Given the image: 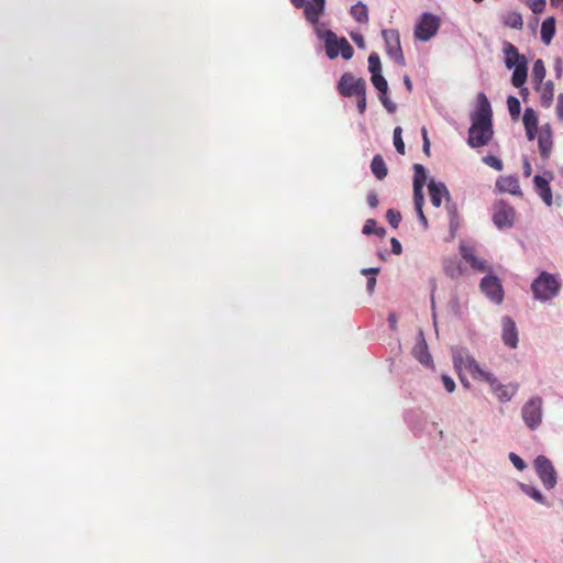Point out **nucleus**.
<instances>
[{"instance_id":"nucleus-11","label":"nucleus","mask_w":563,"mask_h":563,"mask_svg":"<svg viewBox=\"0 0 563 563\" xmlns=\"http://www.w3.org/2000/svg\"><path fill=\"white\" fill-rule=\"evenodd\" d=\"M481 290L495 303H501L504 299V289L498 277L486 275L481 280Z\"/></svg>"},{"instance_id":"nucleus-2","label":"nucleus","mask_w":563,"mask_h":563,"mask_svg":"<svg viewBox=\"0 0 563 563\" xmlns=\"http://www.w3.org/2000/svg\"><path fill=\"white\" fill-rule=\"evenodd\" d=\"M493 111L490 102L484 92L477 95L475 111L471 114L472 125L468 129L467 143L471 147L487 145L493 137Z\"/></svg>"},{"instance_id":"nucleus-46","label":"nucleus","mask_w":563,"mask_h":563,"mask_svg":"<svg viewBox=\"0 0 563 563\" xmlns=\"http://www.w3.org/2000/svg\"><path fill=\"white\" fill-rule=\"evenodd\" d=\"M547 95H549L548 99L551 100L552 97H553V84L552 82H548L544 86V91H543V96L542 97L545 98Z\"/></svg>"},{"instance_id":"nucleus-50","label":"nucleus","mask_w":563,"mask_h":563,"mask_svg":"<svg viewBox=\"0 0 563 563\" xmlns=\"http://www.w3.org/2000/svg\"><path fill=\"white\" fill-rule=\"evenodd\" d=\"M388 321H389V324L391 327V329H395L396 328V323H397V317L395 313H390L389 317H388Z\"/></svg>"},{"instance_id":"nucleus-9","label":"nucleus","mask_w":563,"mask_h":563,"mask_svg":"<svg viewBox=\"0 0 563 563\" xmlns=\"http://www.w3.org/2000/svg\"><path fill=\"white\" fill-rule=\"evenodd\" d=\"M383 38L387 54L399 65H405V57L400 45V35L397 30H383Z\"/></svg>"},{"instance_id":"nucleus-4","label":"nucleus","mask_w":563,"mask_h":563,"mask_svg":"<svg viewBox=\"0 0 563 563\" xmlns=\"http://www.w3.org/2000/svg\"><path fill=\"white\" fill-rule=\"evenodd\" d=\"M325 53L329 58L334 59L341 54L344 59L353 56L354 49L346 38H338V36L329 31L325 35Z\"/></svg>"},{"instance_id":"nucleus-49","label":"nucleus","mask_w":563,"mask_h":563,"mask_svg":"<svg viewBox=\"0 0 563 563\" xmlns=\"http://www.w3.org/2000/svg\"><path fill=\"white\" fill-rule=\"evenodd\" d=\"M538 129H526L527 137L531 141L536 137Z\"/></svg>"},{"instance_id":"nucleus-34","label":"nucleus","mask_w":563,"mask_h":563,"mask_svg":"<svg viewBox=\"0 0 563 563\" xmlns=\"http://www.w3.org/2000/svg\"><path fill=\"white\" fill-rule=\"evenodd\" d=\"M402 130L400 126H396L394 130V145L396 147V151L400 154H405V143L401 137Z\"/></svg>"},{"instance_id":"nucleus-16","label":"nucleus","mask_w":563,"mask_h":563,"mask_svg":"<svg viewBox=\"0 0 563 563\" xmlns=\"http://www.w3.org/2000/svg\"><path fill=\"white\" fill-rule=\"evenodd\" d=\"M496 186L503 192L522 196L520 184L516 176H503L497 180Z\"/></svg>"},{"instance_id":"nucleus-22","label":"nucleus","mask_w":563,"mask_h":563,"mask_svg":"<svg viewBox=\"0 0 563 563\" xmlns=\"http://www.w3.org/2000/svg\"><path fill=\"white\" fill-rule=\"evenodd\" d=\"M511 82L516 88H520L527 80L528 67L527 62L520 63L514 67Z\"/></svg>"},{"instance_id":"nucleus-36","label":"nucleus","mask_w":563,"mask_h":563,"mask_svg":"<svg viewBox=\"0 0 563 563\" xmlns=\"http://www.w3.org/2000/svg\"><path fill=\"white\" fill-rule=\"evenodd\" d=\"M355 98H356V106H357V110H358L360 114H364L366 111V107H367L366 89L361 90V92L357 93L355 96Z\"/></svg>"},{"instance_id":"nucleus-12","label":"nucleus","mask_w":563,"mask_h":563,"mask_svg":"<svg viewBox=\"0 0 563 563\" xmlns=\"http://www.w3.org/2000/svg\"><path fill=\"white\" fill-rule=\"evenodd\" d=\"M461 255L474 271L478 273L490 272V266L488 265L487 261L478 257L472 247L461 246Z\"/></svg>"},{"instance_id":"nucleus-54","label":"nucleus","mask_w":563,"mask_h":563,"mask_svg":"<svg viewBox=\"0 0 563 563\" xmlns=\"http://www.w3.org/2000/svg\"><path fill=\"white\" fill-rule=\"evenodd\" d=\"M421 134H422L423 142H426V140H429L428 131H427V129L424 126L421 129Z\"/></svg>"},{"instance_id":"nucleus-29","label":"nucleus","mask_w":563,"mask_h":563,"mask_svg":"<svg viewBox=\"0 0 563 563\" xmlns=\"http://www.w3.org/2000/svg\"><path fill=\"white\" fill-rule=\"evenodd\" d=\"M545 77V66L541 59H537L532 67V78L536 82L541 84Z\"/></svg>"},{"instance_id":"nucleus-26","label":"nucleus","mask_w":563,"mask_h":563,"mask_svg":"<svg viewBox=\"0 0 563 563\" xmlns=\"http://www.w3.org/2000/svg\"><path fill=\"white\" fill-rule=\"evenodd\" d=\"M521 490L539 504L545 505V498L539 489L527 484H520Z\"/></svg>"},{"instance_id":"nucleus-30","label":"nucleus","mask_w":563,"mask_h":563,"mask_svg":"<svg viewBox=\"0 0 563 563\" xmlns=\"http://www.w3.org/2000/svg\"><path fill=\"white\" fill-rule=\"evenodd\" d=\"M508 111L514 120H518L521 111L520 101L514 96L507 98Z\"/></svg>"},{"instance_id":"nucleus-40","label":"nucleus","mask_w":563,"mask_h":563,"mask_svg":"<svg viewBox=\"0 0 563 563\" xmlns=\"http://www.w3.org/2000/svg\"><path fill=\"white\" fill-rule=\"evenodd\" d=\"M484 162L489 165L490 167L495 168L496 170H501L503 168V163L500 159H498L497 157L495 156H486L484 158Z\"/></svg>"},{"instance_id":"nucleus-31","label":"nucleus","mask_w":563,"mask_h":563,"mask_svg":"<svg viewBox=\"0 0 563 563\" xmlns=\"http://www.w3.org/2000/svg\"><path fill=\"white\" fill-rule=\"evenodd\" d=\"M372 84L374 87L382 93L387 95L388 91V84L387 80L384 78L382 73L372 75Z\"/></svg>"},{"instance_id":"nucleus-41","label":"nucleus","mask_w":563,"mask_h":563,"mask_svg":"<svg viewBox=\"0 0 563 563\" xmlns=\"http://www.w3.org/2000/svg\"><path fill=\"white\" fill-rule=\"evenodd\" d=\"M509 460L511 461L514 466L519 471H522L526 467V463L523 462V460L516 453H510Z\"/></svg>"},{"instance_id":"nucleus-1","label":"nucleus","mask_w":563,"mask_h":563,"mask_svg":"<svg viewBox=\"0 0 563 563\" xmlns=\"http://www.w3.org/2000/svg\"><path fill=\"white\" fill-rule=\"evenodd\" d=\"M454 366L467 371L474 379L489 384L496 397L501 402L509 401L518 390L517 384L503 385L490 372L483 369L477 361L467 353L456 352L453 355Z\"/></svg>"},{"instance_id":"nucleus-43","label":"nucleus","mask_w":563,"mask_h":563,"mask_svg":"<svg viewBox=\"0 0 563 563\" xmlns=\"http://www.w3.org/2000/svg\"><path fill=\"white\" fill-rule=\"evenodd\" d=\"M442 383H443L444 388L446 389L448 393L454 391L455 383H454V380L450 376L443 375L442 376Z\"/></svg>"},{"instance_id":"nucleus-37","label":"nucleus","mask_w":563,"mask_h":563,"mask_svg":"<svg viewBox=\"0 0 563 563\" xmlns=\"http://www.w3.org/2000/svg\"><path fill=\"white\" fill-rule=\"evenodd\" d=\"M445 274L451 278H457L462 275V268L460 264L450 263L445 266Z\"/></svg>"},{"instance_id":"nucleus-35","label":"nucleus","mask_w":563,"mask_h":563,"mask_svg":"<svg viewBox=\"0 0 563 563\" xmlns=\"http://www.w3.org/2000/svg\"><path fill=\"white\" fill-rule=\"evenodd\" d=\"M386 218H387V221L389 222V224L394 228V229H397L400 221H401V214L399 211L397 210H394V209H388L387 212H386Z\"/></svg>"},{"instance_id":"nucleus-51","label":"nucleus","mask_w":563,"mask_h":563,"mask_svg":"<svg viewBox=\"0 0 563 563\" xmlns=\"http://www.w3.org/2000/svg\"><path fill=\"white\" fill-rule=\"evenodd\" d=\"M306 1L307 0H290L291 4L297 9L302 8Z\"/></svg>"},{"instance_id":"nucleus-20","label":"nucleus","mask_w":563,"mask_h":563,"mask_svg":"<svg viewBox=\"0 0 563 563\" xmlns=\"http://www.w3.org/2000/svg\"><path fill=\"white\" fill-rule=\"evenodd\" d=\"M503 24L507 27L515 30H522L523 19L522 15L517 11H508L500 15Z\"/></svg>"},{"instance_id":"nucleus-25","label":"nucleus","mask_w":563,"mask_h":563,"mask_svg":"<svg viewBox=\"0 0 563 563\" xmlns=\"http://www.w3.org/2000/svg\"><path fill=\"white\" fill-rule=\"evenodd\" d=\"M424 198H423V187H419V185L413 186V202L415 208L419 214L420 220L427 224V218L423 214L422 211V205H423Z\"/></svg>"},{"instance_id":"nucleus-6","label":"nucleus","mask_w":563,"mask_h":563,"mask_svg":"<svg viewBox=\"0 0 563 563\" xmlns=\"http://www.w3.org/2000/svg\"><path fill=\"white\" fill-rule=\"evenodd\" d=\"M521 415L528 428L537 429L542 421V399L540 397L531 398L523 405Z\"/></svg>"},{"instance_id":"nucleus-57","label":"nucleus","mask_w":563,"mask_h":563,"mask_svg":"<svg viewBox=\"0 0 563 563\" xmlns=\"http://www.w3.org/2000/svg\"><path fill=\"white\" fill-rule=\"evenodd\" d=\"M476 3H481L483 0H474Z\"/></svg>"},{"instance_id":"nucleus-47","label":"nucleus","mask_w":563,"mask_h":563,"mask_svg":"<svg viewBox=\"0 0 563 563\" xmlns=\"http://www.w3.org/2000/svg\"><path fill=\"white\" fill-rule=\"evenodd\" d=\"M531 173H532L531 164L527 159H525V162H523V176L528 178V177L531 176Z\"/></svg>"},{"instance_id":"nucleus-28","label":"nucleus","mask_w":563,"mask_h":563,"mask_svg":"<svg viewBox=\"0 0 563 563\" xmlns=\"http://www.w3.org/2000/svg\"><path fill=\"white\" fill-rule=\"evenodd\" d=\"M361 273L363 275H371V277H368V279H367L366 288H367V291L369 294H372L376 286V275L379 273V268L378 267L363 268L361 271Z\"/></svg>"},{"instance_id":"nucleus-24","label":"nucleus","mask_w":563,"mask_h":563,"mask_svg":"<svg viewBox=\"0 0 563 563\" xmlns=\"http://www.w3.org/2000/svg\"><path fill=\"white\" fill-rule=\"evenodd\" d=\"M372 173L376 176L377 179L382 180L387 176L388 169L385 164V161L380 155H375L371 163Z\"/></svg>"},{"instance_id":"nucleus-53","label":"nucleus","mask_w":563,"mask_h":563,"mask_svg":"<svg viewBox=\"0 0 563 563\" xmlns=\"http://www.w3.org/2000/svg\"><path fill=\"white\" fill-rule=\"evenodd\" d=\"M386 233L385 229L384 228H375V232L374 234L378 235V236H384Z\"/></svg>"},{"instance_id":"nucleus-23","label":"nucleus","mask_w":563,"mask_h":563,"mask_svg":"<svg viewBox=\"0 0 563 563\" xmlns=\"http://www.w3.org/2000/svg\"><path fill=\"white\" fill-rule=\"evenodd\" d=\"M350 14L358 23H367L368 22V9H367V5L362 1L352 5V8L350 10Z\"/></svg>"},{"instance_id":"nucleus-45","label":"nucleus","mask_w":563,"mask_h":563,"mask_svg":"<svg viewBox=\"0 0 563 563\" xmlns=\"http://www.w3.org/2000/svg\"><path fill=\"white\" fill-rule=\"evenodd\" d=\"M367 203L372 208H376L378 206V197L375 192H369L367 195Z\"/></svg>"},{"instance_id":"nucleus-27","label":"nucleus","mask_w":563,"mask_h":563,"mask_svg":"<svg viewBox=\"0 0 563 563\" xmlns=\"http://www.w3.org/2000/svg\"><path fill=\"white\" fill-rule=\"evenodd\" d=\"M525 129H538V117L533 109L527 108L522 118Z\"/></svg>"},{"instance_id":"nucleus-19","label":"nucleus","mask_w":563,"mask_h":563,"mask_svg":"<svg viewBox=\"0 0 563 563\" xmlns=\"http://www.w3.org/2000/svg\"><path fill=\"white\" fill-rule=\"evenodd\" d=\"M552 133L549 129H543L538 134V147L543 158H549L552 152Z\"/></svg>"},{"instance_id":"nucleus-38","label":"nucleus","mask_w":563,"mask_h":563,"mask_svg":"<svg viewBox=\"0 0 563 563\" xmlns=\"http://www.w3.org/2000/svg\"><path fill=\"white\" fill-rule=\"evenodd\" d=\"M545 3V0H530L529 8L534 14H539L544 11Z\"/></svg>"},{"instance_id":"nucleus-48","label":"nucleus","mask_w":563,"mask_h":563,"mask_svg":"<svg viewBox=\"0 0 563 563\" xmlns=\"http://www.w3.org/2000/svg\"><path fill=\"white\" fill-rule=\"evenodd\" d=\"M404 84L409 92L412 91V82L408 75L404 76Z\"/></svg>"},{"instance_id":"nucleus-33","label":"nucleus","mask_w":563,"mask_h":563,"mask_svg":"<svg viewBox=\"0 0 563 563\" xmlns=\"http://www.w3.org/2000/svg\"><path fill=\"white\" fill-rule=\"evenodd\" d=\"M368 70L372 75L382 73L380 58L376 53H372L368 57Z\"/></svg>"},{"instance_id":"nucleus-39","label":"nucleus","mask_w":563,"mask_h":563,"mask_svg":"<svg viewBox=\"0 0 563 563\" xmlns=\"http://www.w3.org/2000/svg\"><path fill=\"white\" fill-rule=\"evenodd\" d=\"M379 100H380L382 104L384 106V108L389 113H394L396 111V109H397L396 104L387 97V95L380 93Z\"/></svg>"},{"instance_id":"nucleus-32","label":"nucleus","mask_w":563,"mask_h":563,"mask_svg":"<svg viewBox=\"0 0 563 563\" xmlns=\"http://www.w3.org/2000/svg\"><path fill=\"white\" fill-rule=\"evenodd\" d=\"M413 169H415L413 186L419 185V187H423L426 179H427L424 167L421 164H415Z\"/></svg>"},{"instance_id":"nucleus-14","label":"nucleus","mask_w":563,"mask_h":563,"mask_svg":"<svg viewBox=\"0 0 563 563\" xmlns=\"http://www.w3.org/2000/svg\"><path fill=\"white\" fill-rule=\"evenodd\" d=\"M503 341L511 349L518 345V332L515 321L510 317L503 318Z\"/></svg>"},{"instance_id":"nucleus-7","label":"nucleus","mask_w":563,"mask_h":563,"mask_svg":"<svg viewBox=\"0 0 563 563\" xmlns=\"http://www.w3.org/2000/svg\"><path fill=\"white\" fill-rule=\"evenodd\" d=\"M534 466L544 487L547 489H552L556 485V472L552 462L548 457L539 455L534 460Z\"/></svg>"},{"instance_id":"nucleus-52","label":"nucleus","mask_w":563,"mask_h":563,"mask_svg":"<svg viewBox=\"0 0 563 563\" xmlns=\"http://www.w3.org/2000/svg\"><path fill=\"white\" fill-rule=\"evenodd\" d=\"M423 152L429 155L430 153V141L429 140H426V142H423Z\"/></svg>"},{"instance_id":"nucleus-56","label":"nucleus","mask_w":563,"mask_h":563,"mask_svg":"<svg viewBox=\"0 0 563 563\" xmlns=\"http://www.w3.org/2000/svg\"><path fill=\"white\" fill-rule=\"evenodd\" d=\"M353 41H354L356 44L361 45V42H363V37H362V36H353Z\"/></svg>"},{"instance_id":"nucleus-21","label":"nucleus","mask_w":563,"mask_h":563,"mask_svg":"<svg viewBox=\"0 0 563 563\" xmlns=\"http://www.w3.org/2000/svg\"><path fill=\"white\" fill-rule=\"evenodd\" d=\"M555 33V19L550 16L541 24V40L545 45H549Z\"/></svg>"},{"instance_id":"nucleus-17","label":"nucleus","mask_w":563,"mask_h":563,"mask_svg":"<svg viewBox=\"0 0 563 563\" xmlns=\"http://www.w3.org/2000/svg\"><path fill=\"white\" fill-rule=\"evenodd\" d=\"M504 54H505V64L508 69L514 68L516 65L520 64L521 62H527L526 57L521 54H519L517 47L509 43L505 42L504 44Z\"/></svg>"},{"instance_id":"nucleus-13","label":"nucleus","mask_w":563,"mask_h":563,"mask_svg":"<svg viewBox=\"0 0 563 563\" xmlns=\"http://www.w3.org/2000/svg\"><path fill=\"white\" fill-rule=\"evenodd\" d=\"M302 8L306 20L311 24H317L320 20L321 14L324 11L325 0L306 1Z\"/></svg>"},{"instance_id":"nucleus-15","label":"nucleus","mask_w":563,"mask_h":563,"mask_svg":"<svg viewBox=\"0 0 563 563\" xmlns=\"http://www.w3.org/2000/svg\"><path fill=\"white\" fill-rule=\"evenodd\" d=\"M533 185L534 190L539 195V197L542 199V201L548 206H552V190L550 187V180L540 176L536 175L533 178Z\"/></svg>"},{"instance_id":"nucleus-3","label":"nucleus","mask_w":563,"mask_h":563,"mask_svg":"<svg viewBox=\"0 0 563 563\" xmlns=\"http://www.w3.org/2000/svg\"><path fill=\"white\" fill-rule=\"evenodd\" d=\"M562 288V282L558 275L541 272L531 284V291L534 299L549 301L555 298Z\"/></svg>"},{"instance_id":"nucleus-44","label":"nucleus","mask_w":563,"mask_h":563,"mask_svg":"<svg viewBox=\"0 0 563 563\" xmlns=\"http://www.w3.org/2000/svg\"><path fill=\"white\" fill-rule=\"evenodd\" d=\"M390 244H391V252L396 255H400L402 252L400 242L396 238H393L390 240Z\"/></svg>"},{"instance_id":"nucleus-5","label":"nucleus","mask_w":563,"mask_h":563,"mask_svg":"<svg viewBox=\"0 0 563 563\" xmlns=\"http://www.w3.org/2000/svg\"><path fill=\"white\" fill-rule=\"evenodd\" d=\"M338 91L344 98L355 97L363 89H367L365 79L355 77L352 73H344L338 81Z\"/></svg>"},{"instance_id":"nucleus-55","label":"nucleus","mask_w":563,"mask_h":563,"mask_svg":"<svg viewBox=\"0 0 563 563\" xmlns=\"http://www.w3.org/2000/svg\"><path fill=\"white\" fill-rule=\"evenodd\" d=\"M551 5L553 7H560L563 3V0H550Z\"/></svg>"},{"instance_id":"nucleus-10","label":"nucleus","mask_w":563,"mask_h":563,"mask_svg":"<svg viewBox=\"0 0 563 563\" xmlns=\"http://www.w3.org/2000/svg\"><path fill=\"white\" fill-rule=\"evenodd\" d=\"M516 211L510 205L499 201L494 206L493 222L500 229H509L514 225Z\"/></svg>"},{"instance_id":"nucleus-18","label":"nucleus","mask_w":563,"mask_h":563,"mask_svg":"<svg viewBox=\"0 0 563 563\" xmlns=\"http://www.w3.org/2000/svg\"><path fill=\"white\" fill-rule=\"evenodd\" d=\"M429 196L431 203L434 207H440L443 198H449V191L444 184L431 181L428 185Z\"/></svg>"},{"instance_id":"nucleus-42","label":"nucleus","mask_w":563,"mask_h":563,"mask_svg":"<svg viewBox=\"0 0 563 563\" xmlns=\"http://www.w3.org/2000/svg\"><path fill=\"white\" fill-rule=\"evenodd\" d=\"M376 228V221L374 219L366 220L362 232L366 235L374 234Z\"/></svg>"},{"instance_id":"nucleus-8","label":"nucleus","mask_w":563,"mask_h":563,"mask_svg":"<svg viewBox=\"0 0 563 563\" xmlns=\"http://www.w3.org/2000/svg\"><path fill=\"white\" fill-rule=\"evenodd\" d=\"M440 26L439 19L431 13H423L415 27V36L420 41H429Z\"/></svg>"}]
</instances>
